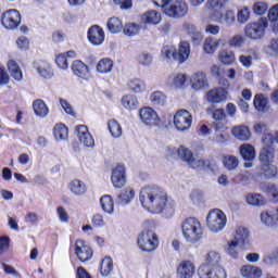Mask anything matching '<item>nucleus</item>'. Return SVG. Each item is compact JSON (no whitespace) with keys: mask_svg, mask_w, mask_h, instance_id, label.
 <instances>
[{"mask_svg":"<svg viewBox=\"0 0 278 278\" xmlns=\"http://www.w3.org/2000/svg\"><path fill=\"white\" fill-rule=\"evenodd\" d=\"M268 104V99H266L264 97V94L262 93H257L254 97V108L255 110H257L258 112H264V110H266V105Z\"/></svg>","mask_w":278,"mask_h":278,"instance_id":"3c124183","label":"nucleus"},{"mask_svg":"<svg viewBox=\"0 0 278 278\" xmlns=\"http://www.w3.org/2000/svg\"><path fill=\"white\" fill-rule=\"evenodd\" d=\"M198 275L200 278H227V270L220 265H201Z\"/></svg>","mask_w":278,"mask_h":278,"instance_id":"9d476101","label":"nucleus"},{"mask_svg":"<svg viewBox=\"0 0 278 278\" xmlns=\"http://www.w3.org/2000/svg\"><path fill=\"white\" fill-rule=\"evenodd\" d=\"M1 23L4 29H18L21 13L16 9H11L2 14Z\"/></svg>","mask_w":278,"mask_h":278,"instance_id":"9b49d317","label":"nucleus"},{"mask_svg":"<svg viewBox=\"0 0 278 278\" xmlns=\"http://www.w3.org/2000/svg\"><path fill=\"white\" fill-rule=\"evenodd\" d=\"M258 175L261 177H265V179H273L276 175H278L277 165L273 163H261L258 167Z\"/></svg>","mask_w":278,"mask_h":278,"instance_id":"b1692460","label":"nucleus"},{"mask_svg":"<svg viewBox=\"0 0 278 278\" xmlns=\"http://www.w3.org/2000/svg\"><path fill=\"white\" fill-rule=\"evenodd\" d=\"M266 27H268V21L264 17H261L254 23H249L244 27L245 38L261 40V38H264V34H266Z\"/></svg>","mask_w":278,"mask_h":278,"instance_id":"423d86ee","label":"nucleus"},{"mask_svg":"<svg viewBox=\"0 0 278 278\" xmlns=\"http://www.w3.org/2000/svg\"><path fill=\"white\" fill-rule=\"evenodd\" d=\"M100 205L105 214H109L110 216L114 214V200L112 199V195H103L100 199Z\"/></svg>","mask_w":278,"mask_h":278,"instance_id":"e433bc0d","label":"nucleus"},{"mask_svg":"<svg viewBox=\"0 0 278 278\" xmlns=\"http://www.w3.org/2000/svg\"><path fill=\"white\" fill-rule=\"evenodd\" d=\"M220 47V39L215 37H206L203 42V51L206 55H214Z\"/></svg>","mask_w":278,"mask_h":278,"instance_id":"a878e982","label":"nucleus"},{"mask_svg":"<svg viewBox=\"0 0 278 278\" xmlns=\"http://www.w3.org/2000/svg\"><path fill=\"white\" fill-rule=\"evenodd\" d=\"M231 134L241 142H249V140H251V129H249L248 126H235L231 129Z\"/></svg>","mask_w":278,"mask_h":278,"instance_id":"cd10ccee","label":"nucleus"},{"mask_svg":"<svg viewBox=\"0 0 278 278\" xmlns=\"http://www.w3.org/2000/svg\"><path fill=\"white\" fill-rule=\"evenodd\" d=\"M269 55H277L278 53V39H273L267 47Z\"/></svg>","mask_w":278,"mask_h":278,"instance_id":"774afa93","label":"nucleus"},{"mask_svg":"<svg viewBox=\"0 0 278 278\" xmlns=\"http://www.w3.org/2000/svg\"><path fill=\"white\" fill-rule=\"evenodd\" d=\"M220 260V252L216 250L208 251L204 256V261L208 264V266H219Z\"/></svg>","mask_w":278,"mask_h":278,"instance_id":"79ce46f5","label":"nucleus"},{"mask_svg":"<svg viewBox=\"0 0 278 278\" xmlns=\"http://www.w3.org/2000/svg\"><path fill=\"white\" fill-rule=\"evenodd\" d=\"M34 68L43 79H51V77H53V68H51V64L46 61L34 62Z\"/></svg>","mask_w":278,"mask_h":278,"instance_id":"5701e85b","label":"nucleus"},{"mask_svg":"<svg viewBox=\"0 0 278 278\" xmlns=\"http://www.w3.org/2000/svg\"><path fill=\"white\" fill-rule=\"evenodd\" d=\"M139 201L151 214H164V216H173L175 210L168 201V193L164 189L155 186H148L141 189Z\"/></svg>","mask_w":278,"mask_h":278,"instance_id":"f257e3e1","label":"nucleus"},{"mask_svg":"<svg viewBox=\"0 0 278 278\" xmlns=\"http://www.w3.org/2000/svg\"><path fill=\"white\" fill-rule=\"evenodd\" d=\"M238 247H240V242L236 241V239H232L231 241H228V245L226 248V253L230 255L233 260L238 257Z\"/></svg>","mask_w":278,"mask_h":278,"instance_id":"6e6d98bb","label":"nucleus"},{"mask_svg":"<svg viewBox=\"0 0 278 278\" xmlns=\"http://www.w3.org/2000/svg\"><path fill=\"white\" fill-rule=\"evenodd\" d=\"M197 273V265L190 260H185L177 267L178 278H193Z\"/></svg>","mask_w":278,"mask_h":278,"instance_id":"2eb2a0df","label":"nucleus"},{"mask_svg":"<svg viewBox=\"0 0 278 278\" xmlns=\"http://www.w3.org/2000/svg\"><path fill=\"white\" fill-rule=\"evenodd\" d=\"M125 36H138L140 34V25L136 23H129L124 26Z\"/></svg>","mask_w":278,"mask_h":278,"instance_id":"4d7b16f0","label":"nucleus"},{"mask_svg":"<svg viewBox=\"0 0 278 278\" xmlns=\"http://www.w3.org/2000/svg\"><path fill=\"white\" fill-rule=\"evenodd\" d=\"M114 66V63L110 59H102L97 64V71L101 75H108V73H112V67Z\"/></svg>","mask_w":278,"mask_h":278,"instance_id":"c03bdc74","label":"nucleus"},{"mask_svg":"<svg viewBox=\"0 0 278 278\" xmlns=\"http://www.w3.org/2000/svg\"><path fill=\"white\" fill-rule=\"evenodd\" d=\"M8 71L13 79L15 81H23V71L21 70V66H18V63L14 60H10L8 62Z\"/></svg>","mask_w":278,"mask_h":278,"instance_id":"2f4dec72","label":"nucleus"},{"mask_svg":"<svg viewBox=\"0 0 278 278\" xmlns=\"http://www.w3.org/2000/svg\"><path fill=\"white\" fill-rule=\"evenodd\" d=\"M160 245V240L157 239V235L151 228H146L141 231L138 237V247L141 251H146V253H153L155 249Z\"/></svg>","mask_w":278,"mask_h":278,"instance_id":"20e7f679","label":"nucleus"},{"mask_svg":"<svg viewBox=\"0 0 278 278\" xmlns=\"http://www.w3.org/2000/svg\"><path fill=\"white\" fill-rule=\"evenodd\" d=\"M206 227L211 233H219L227 227V215L218 208L211 211L206 216Z\"/></svg>","mask_w":278,"mask_h":278,"instance_id":"39448f33","label":"nucleus"},{"mask_svg":"<svg viewBox=\"0 0 278 278\" xmlns=\"http://www.w3.org/2000/svg\"><path fill=\"white\" fill-rule=\"evenodd\" d=\"M139 117L143 125L148 127H157L162 119H160V115L157 112L150 106H146L139 110Z\"/></svg>","mask_w":278,"mask_h":278,"instance_id":"f8f14e48","label":"nucleus"},{"mask_svg":"<svg viewBox=\"0 0 278 278\" xmlns=\"http://www.w3.org/2000/svg\"><path fill=\"white\" fill-rule=\"evenodd\" d=\"M108 28L111 34H121L123 31V22L118 17H111L108 21Z\"/></svg>","mask_w":278,"mask_h":278,"instance_id":"49530a36","label":"nucleus"},{"mask_svg":"<svg viewBox=\"0 0 278 278\" xmlns=\"http://www.w3.org/2000/svg\"><path fill=\"white\" fill-rule=\"evenodd\" d=\"M245 201L249 205H253L254 207H262V205H266L267 201L260 193H249L245 197Z\"/></svg>","mask_w":278,"mask_h":278,"instance_id":"f704fd0d","label":"nucleus"},{"mask_svg":"<svg viewBox=\"0 0 278 278\" xmlns=\"http://www.w3.org/2000/svg\"><path fill=\"white\" fill-rule=\"evenodd\" d=\"M68 189L75 197H84V194L88 192V187L79 179L72 180L68 185Z\"/></svg>","mask_w":278,"mask_h":278,"instance_id":"c85d7f7f","label":"nucleus"},{"mask_svg":"<svg viewBox=\"0 0 278 278\" xmlns=\"http://www.w3.org/2000/svg\"><path fill=\"white\" fill-rule=\"evenodd\" d=\"M261 189L263 192H265V194H267V197H269V199L271 201H274V203L278 202V189L277 186L273 185V184H264L261 186Z\"/></svg>","mask_w":278,"mask_h":278,"instance_id":"4c0bfd02","label":"nucleus"},{"mask_svg":"<svg viewBox=\"0 0 278 278\" xmlns=\"http://www.w3.org/2000/svg\"><path fill=\"white\" fill-rule=\"evenodd\" d=\"M227 3L228 0H207L206 5L211 8V10H223Z\"/></svg>","mask_w":278,"mask_h":278,"instance_id":"bf43d9fd","label":"nucleus"},{"mask_svg":"<svg viewBox=\"0 0 278 278\" xmlns=\"http://www.w3.org/2000/svg\"><path fill=\"white\" fill-rule=\"evenodd\" d=\"M138 62L141 66H151L153 63V56L147 52H142L138 55Z\"/></svg>","mask_w":278,"mask_h":278,"instance_id":"052dcab7","label":"nucleus"},{"mask_svg":"<svg viewBox=\"0 0 278 278\" xmlns=\"http://www.w3.org/2000/svg\"><path fill=\"white\" fill-rule=\"evenodd\" d=\"M161 55L164 60H176L177 61V50L173 46H165L161 50Z\"/></svg>","mask_w":278,"mask_h":278,"instance_id":"8fccbe9b","label":"nucleus"},{"mask_svg":"<svg viewBox=\"0 0 278 278\" xmlns=\"http://www.w3.org/2000/svg\"><path fill=\"white\" fill-rule=\"evenodd\" d=\"M163 12L169 18H184L188 15V3L186 0H170Z\"/></svg>","mask_w":278,"mask_h":278,"instance_id":"0eeeda50","label":"nucleus"},{"mask_svg":"<svg viewBox=\"0 0 278 278\" xmlns=\"http://www.w3.org/2000/svg\"><path fill=\"white\" fill-rule=\"evenodd\" d=\"M229 47H235V49H240L244 45V37L242 35H235L228 40Z\"/></svg>","mask_w":278,"mask_h":278,"instance_id":"13d9d810","label":"nucleus"},{"mask_svg":"<svg viewBox=\"0 0 278 278\" xmlns=\"http://www.w3.org/2000/svg\"><path fill=\"white\" fill-rule=\"evenodd\" d=\"M55 62L59 68L62 71H66V68H68V60H66V54H59Z\"/></svg>","mask_w":278,"mask_h":278,"instance_id":"0e129e2a","label":"nucleus"},{"mask_svg":"<svg viewBox=\"0 0 278 278\" xmlns=\"http://www.w3.org/2000/svg\"><path fill=\"white\" fill-rule=\"evenodd\" d=\"M254 60H257V52L255 50H248L239 56V62L243 68H251Z\"/></svg>","mask_w":278,"mask_h":278,"instance_id":"7c9ffc66","label":"nucleus"},{"mask_svg":"<svg viewBox=\"0 0 278 278\" xmlns=\"http://www.w3.org/2000/svg\"><path fill=\"white\" fill-rule=\"evenodd\" d=\"M261 222L267 227H270L271 225H275V223H278V208L263 211L261 213Z\"/></svg>","mask_w":278,"mask_h":278,"instance_id":"bb28decb","label":"nucleus"},{"mask_svg":"<svg viewBox=\"0 0 278 278\" xmlns=\"http://www.w3.org/2000/svg\"><path fill=\"white\" fill-rule=\"evenodd\" d=\"M229 97V91L225 88H214L206 92L205 99L211 105H218L225 103Z\"/></svg>","mask_w":278,"mask_h":278,"instance_id":"ddd939ff","label":"nucleus"},{"mask_svg":"<svg viewBox=\"0 0 278 278\" xmlns=\"http://www.w3.org/2000/svg\"><path fill=\"white\" fill-rule=\"evenodd\" d=\"M150 101L154 105H166V94L155 91L150 96Z\"/></svg>","mask_w":278,"mask_h":278,"instance_id":"5fc2aeb1","label":"nucleus"},{"mask_svg":"<svg viewBox=\"0 0 278 278\" xmlns=\"http://www.w3.org/2000/svg\"><path fill=\"white\" fill-rule=\"evenodd\" d=\"M239 153L244 162H255L257 152L255 147L251 143H243L239 147Z\"/></svg>","mask_w":278,"mask_h":278,"instance_id":"4be33fe9","label":"nucleus"},{"mask_svg":"<svg viewBox=\"0 0 278 278\" xmlns=\"http://www.w3.org/2000/svg\"><path fill=\"white\" fill-rule=\"evenodd\" d=\"M242 277L260 278L262 277V269L252 265H243L240 269Z\"/></svg>","mask_w":278,"mask_h":278,"instance_id":"72a5a7b5","label":"nucleus"},{"mask_svg":"<svg viewBox=\"0 0 278 278\" xmlns=\"http://www.w3.org/2000/svg\"><path fill=\"white\" fill-rule=\"evenodd\" d=\"M177 155L181 162H186L190 168H194L195 170H205L210 166L208 161L194 156L192 151L184 146L178 148Z\"/></svg>","mask_w":278,"mask_h":278,"instance_id":"7ed1b4c3","label":"nucleus"},{"mask_svg":"<svg viewBox=\"0 0 278 278\" xmlns=\"http://www.w3.org/2000/svg\"><path fill=\"white\" fill-rule=\"evenodd\" d=\"M249 18H251V11L249 10V7H243L242 9L238 10L237 13V21L241 25H244V23L249 22Z\"/></svg>","mask_w":278,"mask_h":278,"instance_id":"603ef678","label":"nucleus"},{"mask_svg":"<svg viewBox=\"0 0 278 278\" xmlns=\"http://www.w3.org/2000/svg\"><path fill=\"white\" fill-rule=\"evenodd\" d=\"M127 86L130 92H136V93L143 92L144 88H147V85L138 78L130 79Z\"/></svg>","mask_w":278,"mask_h":278,"instance_id":"de8ad7c7","label":"nucleus"},{"mask_svg":"<svg viewBox=\"0 0 278 278\" xmlns=\"http://www.w3.org/2000/svg\"><path fill=\"white\" fill-rule=\"evenodd\" d=\"M203 38L204 35L203 33L195 30L194 34H192L191 37V42L195 46V47H201V42H203Z\"/></svg>","mask_w":278,"mask_h":278,"instance_id":"338daca9","label":"nucleus"},{"mask_svg":"<svg viewBox=\"0 0 278 278\" xmlns=\"http://www.w3.org/2000/svg\"><path fill=\"white\" fill-rule=\"evenodd\" d=\"M190 84L192 90L195 91L205 90V88L210 87V84L207 83V76L203 72L193 74L190 78Z\"/></svg>","mask_w":278,"mask_h":278,"instance_id":"6ab92c4d","label":"nucleus"},{"mask_svg":"<svg viewBox=\"0 0 278 278\" xmlns=\"http://www.w3.org/2000/svg\"><path fill=\"white\" fill-rule=\"evenodd\" d=\"M237 242H239V247L241 249H244V247H248V244L251 242V231H249V228L239 226L235 231V238Z\"/></svg>","mask_w":278,"mask_h":278,"instance_id":"412c9836","label":"nucleus"},{"mask_svg":"<svg viewBox=\"0 0 278 278\" xmlns=\"http://www.w3.org/2000/svg\"><path fill=\"white\" fill-rule=\"evenodd\" d=\"M134 197H136V191H134V189L129 188L126 189V191L124 193H122L118 199L122 200V203L124 205H127V203H129V201H131V199H134Z\"/></svg>","mask_w":278,"mask_h":278,"instance_id":"680f3d73","label":"nucleus"},{"mask_svg":"<svg viewBox=\"0 0 278 278\" xmlns=\"http://www.w3.org/2000/svg\"><path fill=\"white\" fill-rule=\"evenodd\" d=\"M88 38L91 45L99 47V45H103V40H105V33L103 28L99 26H91L88 30Z\"/></svg>","mask_w":278,"mask_h":278,"instance_id":"aec40b11","label":"nucleus"},{"mask_svg":"<svg viewBox=\"0 0 278 278\" xmlns=\"http://www.w3.org/2000/svg\"><path fill=\"white\" fill-rule=\"evenodd\" d=\"M188 58H190V43L188 41H181L178 52H176V62L184 64Z\"/></svg>","mask_w":278,"mask_h":278,"instance_id":"c756f323","label":"nucleus"},{"mask_svg":"<svg viewBox=\"0 0 278 278\" xmlns=\"http://www.w3.org/2000/svg\"><path fill=\"white\" fill-rule=\"evenodd\" d=\"M122 105L126 110H137L139 102L138 98L134 94H128L122 98Z\"/></svg>","mask_w":278,"mask_h":278,"instance_id":"37998d69","label":"nucleus"},{"mask_svg":"<svg viewBox=\"0 0 278 278\" xmlns=\"http://www.w3.org/2000/svg\"><path fill=\"white\" fill-rule=\"evenodd\" d=\"M72 73L79 79L85 81H90L92 79V74L90 73V67L86 65L83 61L76 60L72 63Z\"/></svg>","mask_w":278,"mask_h":278,"instance_id":"4468645a","label":"nucleus"},{"mask_svg":"<svg viewBox=\"0 0 278 278\" xmlns=\"http://www.w3.org/2000/svg\"><path fill=\"white\" fill-rule=\"evenodd\" d=\"M218 60L222 64H225L226 66H231V64L236 62V54L231 51L222 50L218 53Z\"/></svg>","mask_w":278,"mask_h":278,"instance_id":"a19ab883","label":"nucleus"},{"mask_svg":"<svg viewBox=\"0 0 278 278\" xmlns=\"http://www.w3.org/2000/svg\"><path fill=\"white\" fill-rule=\"evenodd\" d=\"M77 138L81 146L86 149H94V138L88 131V127L86 126H78L76 127Z\"/></svg>","mask_w":278,"mask_h":278,"instance_id":"dca6fc26","label":"nucleus"},{"mask_svg":"<svg viewBox=\"0 0 278 278\" xmlns=\"http://www.w3.org/2000/svg\"><path fill=\"white\" fill-rule=\"evenodd\" d=\"M253 129L258 136H264L268 131V126L265 123L258 122L254 124Z\"/></svg>","mask_w":278,"mask_h":278,"instance_id":"69168bd1","label":"nucleus"},{"mask_svg":"<svg viewBox=\"0 0 278 278\" xmlns=\"http://www.w3.org/2000/svg\"><path fill=\"white\" fill-rule=\"evenodd\" d=\"M53 134L55 140H66L68 138V128L64 124H56Z\"/></svg>","mask_w":278,"mask_h":278,"instance_id":"a18cd8bd","label":"nucleus"},{"mask_svg":"<svg viewBox=\"0 0 278 278\" xmlns=\"http://www.w3.org/2000/svg\"><path fill=\"white\" fill-rule=\"evenodd\" d=\"M223 164L226 170H236L240 166V160L235 155H226L223 159Z\"/></svg>","mask_w":278,"mask_h":278,"instance_id":"ea45409f","label":"nucleus"},{"mask_svg":"<svg viewBox=\"0 0 278 278\" xmlns=\"http://www.w3.org/2000/svg\"><path fill=\"white\" fill-rule=\"evenodd\" d=\"M181 233L186 242L197 244L203 240V225L194 217H188L181 223Z\"/></svg>","mask_w":278,"mask_h":278,"instance_id":"f03ea898","label":"nucleus"},{"mask_svg":"<svg viewBox=\"0 0 278 278\" xmlns=\"http://www.w3.org/2000/svg\"><path fill=\"white\" fill-rule=\"evenodd\" d=\"M33 109L36 116L39 118H47V116H49V106H47V103L42 100H36L33 103Z\"/></svg>","mask_w":278,"mask_h":278,"instance_id":"473e14b6","label":"nucleus"},{"mask_svg":"<svg viewBox=\"0 0 278 278\" xmlns=\"http://www.w3.org/2000/svg\"><path fill=\"white\" fill-rule=\"evenodd\" d=\"M174 125L178 131H188L192 127V114L185 109L178 110L174 115Z\"/></svg>","mask_w":278,"mask_h":278,"instance_id":"1a4fd4ad","label":"nucleus"},{"mask_svg":"<svg viewBox=\"0 0 278 278\" xmlns=\"http://www.w3.org/2000/svg\"><path fill=\"white\" fill-rule=\"evenodd\" d=\"M168 83L174 88H184V85L186 84V75L177 74L176 76L169 77Z\"/></svg>","mask_w":278,"mask_h":278,"instance_id":"864d4df0","label":"nucleus"},{"mask_svg":"<svg viewBox=\"0 0 278 278\" xmlns=\"http://www.w3.org/2000/svg\"><path fill=\"white\" fill-rule=\"evenodd\" d=\"M217 23L224 24L226 27H233L236 25V13L231 10L226 11L224 15L217 18Z\"/></svg>","mask_w":278,"mask_h":278,"instance_id":"58836bf2","label":"nucleus"},{"mask_svg":"<svg viewBox=\"0 0 278 278\" xmlns=\"http://www.w3.org/2000/svg\"><path fill=\"white\" fill-rule=\"evenodd\" d=\"M111 181L114 186V188H123L125 184H127V176L125 175V166L124 165H117L111 176Z\"/></svg>","mask_w":278,"mask_h":278,"instance_id":"a211bd4d","label":"nucleus"},{"mask_svg":"<svg viewBox=\"0 0 278 278\" xmlns=\"http://www.w3.org/2000/svg\"><path fill=\"white\" fill-rule=\"evenodd\" d=\"M141 22L144 25H160L162 23V13L150 10L141 15Z\"/></svg>","mask_w":278,"mask_h":278,"instance_id":"393cba45","label":"nucleus"},{"mask_svg":"<svg viewBox=\"0 0 278 278\" xmlns=\"http://www.w3.org/2000/svg\"><path fill=\"white\" fill-rule=\"evenodd\" d=\"M252 10H253L254 14L262 16V14H266V12L268 10V4H266L265 2H256V3H254Z\"/></svg>","mask_w":278,"mask_h":278,"instance_id":"e2e57ef3","label":"nucleus"},{"mask_svg":"<svg viewBox=\"0 0 278 278\" xmlns=\"http://www.w3.org/2000/svg\"><path fill=\"white\" fill-rule=\"evenodd\" d=\"M75 253L79 262H90V260H92V249L86 245V242L83 240L76 241Z\"/></svg>","mask_w":278,"mask_h":278,"instance_id":"f3484780","label":"nucleus"},{"mask_svg":"<svg viewBox=\"0 0 278 278\" xmlns=\"http://www.w3.org/2000/svg\"><path fill=\"white\" fill-rule=\"evenodd\" d=\"M109 131L114 138H121V136H123V128L116 119L109 121Z\"/></svg>","mask_w":278,"mask_h":278,"instance_id":"09e8293b","label":"nucleus"},{"mask_svg":"<svg viewBox=\"0 0 278 278\" xmlns=\"http://www.w3.org/2000/svg\"><path fill=\"white\" fill-rule=\"evenodd\" d=\"M114 270V262L112 257L105 256L101 262L100 273L102 277H110L112 271Z\"/></svg>","mask_w":278,"mask_h":278,"instance_id":"c9c22d12","label":"nucleus"},{"mask_svg":"<svg viewBox=\"0 0 278 278\" xmlns=\"http://www.w3.org/2000/svg\"><path fill=\"white\" fill-rule=\"evenodd\" d=\"M263 144L264 147L258 154L261 164L273 163V160H275V148L270 147L273 144V135H265L263 138Z\"/></svg>","mask_w":278,"mask_h":278,"instance_id":"6e6552de","label":"nucleus"}]
</instances>
